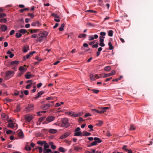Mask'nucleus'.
<instances>
[{
	"instance_id": "obj_1",
	"label": "nucleus",
	"mask_w": 153,
	"mask_h": 153,
	"mask_svg": "<svg viewBox=\"0 0 153 153\" xmlns=\"http://www.w3.org/2000/svg\"><path fill=\"white\" fill-rule=\"evenodd\" d=\"M62 124L61 126L62 127H68L70 126V124L68 122V120L67 118H63L61 120Z\"/></svg>"
},
{
	"instance_id": "obj_2",
	"label": "nucleus",
	"mask_w": 153,
	"mask_h": 153,
	"mask_svg": "<svg viewBox=\"0 0 153 153\" xmlns=\"http://www.w3.org/2000/svg\"><path fill=\"white\" fill-rule=\"evenodd\" d=\"M55 119V117L53 116H48L46 118L45 121L43 122V124H48L50 122L53 121Z\"/></svg>"
},
{
	"instance_id": "obj_3",
	"label": "nucleus",
	"mask_w": 153,
	"mask_h": 153,
	"mask_svg": "<svg viewBox=\"0 0 153 153\" xmlns=\"http://www.w3.org/2000/svg\"><path fill=\"white\" fill-rule=\"evenodd\" d=\"M94 141L91 143V146H96L98 143H100L102 142V140L98 137H95L94 138Z\"/></svg>"
},
{
	"instance_id": "obj_4",
	"label": "nucleus",
	"mask_w": 153,
	"mask_h": 153,
	"mask_svg": "<svg viewBox=\"0 0 153 153\" xmlns=\"http://www.w3.org/2000/svg\"><path fill=\"white\" fill-rule=\"evenodd\" d=\"M38 36L39 37H37V39L36 40V42H41L45 38L42 35H41V33H39L38 34Z\"/></svg>"
},
{
	"instance_id": "obj_5",
	"label": "nucleus",
	"mask_w": 153,
	"mask_h": 153,
	"mask_svg": "<svg viewBox=\"0 0 153 153\" xmlns=\"http://www.w3.org/2000/svg\"><path fill=\"white\" fill-rule=\"evenodd\" d=\"M15 74L14 71H9L6 72L5 74L7 76H9L10 78L13 77Z\"/></svg>"
},
{
	"instance_id": "obj_6",
	"label": "nucleus",
	"mask_w": 153,
	"mask_h": 153,
	"mask_svg": "<svg viewBox=\"0 0 153 153\" xmlns=\"http://www.w3.org/2000/svg\"><path fill=\"white\" fill-rule=\"evenodd\" d=\"M105 38L104 37L102 36H100L99 37L100 39V44L99 45L100 46L102 47H103L105 46V44L104 43V39Z\"/></svg>"
},
{
	"instance_id": "obj_7",
	"label": "nucleus",
	"mask_w": 153,
	"mask_h": 153,
	"mask_svg": "<svg viewBox=\"0 0 153 153\" xmlns=\"http://www.w3.org/2000/svg\"><path fill=\"white\" fill-rule=\"evenodd\" d=\"M34 106V105L33 104H29L28 106L25 108L26 110L27 111H31L33 109Z\"/></svg>"
},
{
	"instance_id": "obj_8",
	"label": "nucleus",
	"mask_w": 153,
	"mask_h": 153,
	"mask_svg": "<svg viewBox=\"0 0 153 153\" xmlns=\"http://www.w3.org/2000/svg\"><path fill=\"white\" fill-rule=\"evenodd\" d=\"M17 126L18 125L17 124H16L15 125L13 123H10L7 124L8 127H10L14 130H16L17 128Z\"/></svg>"
},
{
	"instance_id": "obj_9",
	"label": "nucleus",
	"mask_w": 153,
	"mask_h": 153,
	"mask_svg": "<svg viewBox=\"0 0 153 153\" xmlns=\"http://www.w3.org/2000/svg\"><path fill=\"white\" fill-rule=\"evenodd\" d=\"M25 118L26 121L29 122L33 119V117L28 114L25 116Z\"/></svg>"
},
{
	"instance_id": "obj_10",
	"label": "nucleus",
	"mask_w": 153,
	"mask_h": 153,
	"mask_svg": "<svg viewBox=\"0 0 153 153\" xmlns=\"http://www.w3.org/2000/svg\"><path fill=\"white\" fill-rule=\"evenodd\" d=\"M70 134L69 132H66L62 134L60 137L61 139H64L68 136Z\"/></svg>"
},
{
	"instance_id": "obj_11",
	"label": "nucleus",
	"mask_w": 153,
	"mask_h": 153,
	"mask_svg": "<svg viewBox=\"0 0 153 153\" xmlns=\"http://www.w3.org/2000/svg\"><path fill=\"white\" fill-rule=\"evenodd\" d=\"M21 109L20 106V105L18 104L16 107V109L14 110V112L15 113H17L20 111Z\"/></svg>"
},
{
	"instance_id": "obj_12",
	"label": "nucleus",
	"mask_w": 153,
	"mask_h": 153,
	"mask_svg": "<svg viewBox=\"0 0 153 153\" xmlns=\"http://www.w3.org/2000/svg\"><path fill=\"white\" fill-rule=\"evenodd\" d=\"M108 107H102L100 108V114L104 113L106 111V110L108 109Z\"/></svg>"
},
{
	"instance_id": "obj_13",
	"label": "nucleus",
	"mask_w": 153,
	"mask_h": 153,
	"mask_svg": "<svg viewBox=\"0 0 153 153\" xmlns=\"http://www.w3.org/2000/svg\"><path fill=\"white\" fill-rule=\"evenodd\" d=\"M29 46L28 45H26L23 47L22 51L24 53H26L29 50Z\"/></svg>"
},
{
	"instance_id": "obj_14",
	"label": "nucleus",
	"mask_w": 153,
	"mask_h": 153,
	"mask_svg": "<svg viewBox=\"0 0 153 153\" xmlns=\"http://www.w3.org/2000/svg\"><path fill=\"white\" fill-rule=\"evenodd\" d=\"M31 25L33 26H38L41 25V24L38 21H36L35 22H33L31 24Z\"/></svg>"
},
{
	"instance_id": "obj_15",
	"label": "nucleus",
	"mask_w": 153,
	"mask_h": 153,
	"mask_svg": "<svg viewBox=\"0 0 153 153\" xmlns=\"http://www.w3.org/2000/svg\"><path fill=\"white\" fill-rule=\"evenodd\" d=\"M1 30L4 32H5L7 29V26L5 25H2L1 27Z\"/></svg>"
},
{
	"instance_id": "obj_16",
	"label": "nucleus",
	"mask_w": 153,
	"mask_h": 153,
	"mask_svg": "<svg viewBox=\"0 0 153 153\" xmlns=\"http://www.w3.org/2000/svg\"><path fill=\"white\" fill-rule=\"evenodd\" d=\"M91 134L90 133L88 132L85 131L82 132V136H88Z\"/></svg>"
},
{
	"instance_id": "obj_17",
	"label": "nucleus",
	"mask_w": 153,
	"mask_h": 153,
	"mask_svg": "<svg viewBox=\"0 0 153 153\" xmlns=\"http://www.w3.org/2000/svg\"><path fill=\"white\" fill-rule=\"evenodd\" d=\"M29 72H28L26 74H25V77L27 79H29L31 78L32 75L30 74H29Z\"/></svg>"
},
{
	"instance_id": "obj_18",
	"label": "nucleus",
	"mask_w": 153,
	"mask_h": 153,
	"mask_svg": "<svg viewBox=\"0 0 153 153\" xmlns=\"http://www.w3.org/2000/svg\"><path fill=\"white\" fill-rule=\"evenodd\" d=\"M19 70L21 72H23V73H24L26 71V68L24 66H20L19 67Z\"/></svg>"
},
{
	"instance_id": "obj_19",
	"label": "nucleus",
	"mask_w": 153,
	"mask_h": 153,
	"mask_svg": "<svg viewBox=\"0 0 153 153\" xmlns=\"http://www.w3.org/2000/svg\"><path fill=\"white\" fill-rule=\"evenodd\" d=\"M19 63V61L16 60L12 61L11 62L10 65H18Z\"/></svg>"
},
{
	"instance_id": "obj_20",
	"label": "nucleus",
	"mask_w": 153,
	"mask_h": 153,
	"mask_svg": "<svg viewBox=\"0 0 153 153\" xmlns=\"http://www.w3.org/2000/svg\"><path fill=\"white\" fill-rule=\"evenodd\" d=\"M108 44L109 46V50H111L114 49V47L112 46L111 42L110 40L109 41Z\"/></svg>"
},
{
	"instance_id": "obj_21",
	"label": "nucleus",
	"mask_w": 153,
	"mask_h": 153,
	"mask_svg": "<svg viewBox=\"0 0 153 153\" xmlns=\"http://www.w3.org/2000/svg\"><path fill=\"white\" fill-rule=\"evenodd\" d=\"M44 149L48 148L49 147V146L48 145L45 141H44Z\"/></svg>"
},
{
	"instance_id": "obj_22",
	"label": "nucleus",
	"mask_w": 153,
	"mask_h": 153,
	"mask_svg": "<svg viewBox=\"0 0 153 153\" xmlns=\"http://www.w3.org/2000/svg\"><path fill=\"white\" fill-rule=\"evenodd\" d=\"M18 136L20 138H23L24 137V134L22 131L20 129V131L18 133Z\"/></svg>"
},
{
	"instance_id": "obj_23",
	"label": "nucleus",
	"mask_w": 153,
	"mask_h": 153,
	"mask_svg": "<svg viewBox=\"0 0 153 153\" xmlns=\"http://www.w3.org/2000/svg\"><path fill=\"white\" fill-rule=\"evenodd\" d=\"M82 132L81 131L75 132L74 133V135L76 136H79L81 135Z\"/></svg>"
},
{
	"instance_id": "obj_24",
	"label": "nucleus",
	"mask_w": 153,
	"mask_h": 153,
	"mask_svg": "<svg viewBox=\"0 0 153 153\" xmlns=\"http://www.w3.org/2000/svg\"><path fill=\"white\" fill-rule=\"evenodd\" d=\"M31 33H34L37 32L39 30V29H29L28 30Z\"/></svg>"
},
{
	"instance_id": "obj_25",
	"label": "nucleus",
	"mask_w": 153,
	"mask_h": 153,
	"mask_svg": "<svg viewBox=\"0 0 153 153\" xmlns=\"http://www.w3.org/2000/svg\"><path fill=\"white\" fill-rule=\"evenodd\" d=\"M86 35L85 34H81L78 36V37L80 38H85Z\"/></svg>"
},
{
	"instance_id": "obj_26",
	"label": "nucleus",
	"mask_w": 153,
	"mask_h": 153,
	"mask_svg": "<svg viewBox=\"0 0 153 153\" xmlns=\"http://www.w3.org/2000/svg\"><path fill=\"white\" fill-rule=\"evenodd\" d=\"M57 130L53 129H50L49 130V132L52 134H55L57 132Z\"/></svg>"
},
{
	"instance_id": "obj_27",
	"label": "nucleus",
	"mask_w": 153,
	"mask_h": 153,
	"mask_svg": "<svg viewBox=\"0 0 153 153\" xmlns=\"http://www.w3.org/2000/svg\"><path fill=\"white\" fill-rule=\"evenodd\" d=\"M18 32L23 34L27 32V30L25 29H20L18 31Z\"/></svg>"
},
{
	"instance_id": "obj_28",
	"label": "nucleus",
	"mask_w": 153,
	"mask_h": 153,
	"mask_svg": "<svg viewBox=\"0 0 153 153\" xmlns=\"http://www.w3.org/2000/svg\"><path fill=\"white\" fill-rule=\"evenodd\" d=\"M49 152H51V149H43V153H47Z\"/></svg>"
},
{
	"instance_id": "obj_29",
	"label": "nucleus",
	"mask_w": 153,
	"mask_h": 153,
	"mask_svg": "<svg viewBox=\"0 0 153 153\" xmlns=\"http://www.w3.org/2000/svg\"><path fill=\"white\" fill-rule=\"evenodd\" d=\"M1 117L2 119L5 120L8 118V116L5 113H3L1 114Z\"/></svg>"
},
{
	"instance_id": "obj_30",
	"label": "nucleus",
	"mask_w": 153,
	"mask_h": 153,
	"mask_svg": "<svg viewBox=\"0 0 153 153\" xmlns=\"http://www.w3.org/2000/svg\"><path fill=\"white\" fill-rule=\"evenodd\" d=\"M48 34V32L46 31H44L41 34V35H42L44 36L45 38H46Z\"/></svg>"
},
{
	"instance_id": "obj_31",
	"label": "nucleus",
	"mask_w": 153,
	"mask_h": 153,
	"mask_svg": "<svg viewBox=\"0 0 153 153\" xmlns=\"http://www.w3.org/2000/svg\"><path fill=\"white\" fill-rule=\"evenodd\" d=\"M50 107L49 105L48 104H46L44 105L43 107V108L44 109H48Z\"/></svg>"
},
{
	"instance_id": "obj_32",
	"label": "nucleus",
	"mask_w": 153,
	"mask_h": 153,
	"mask_svg": "<svg viewBox=\"0 0 153 153\" xmlns=\"http://www.w3.org/2000/svg\"><path fill=\"white\" fill-rule=\"evenodd\" d=\"M65 26V24L63 23L62 24L60 27L59 28V30L60 31H62L63 30V28Z\"/></svg>"
},
{
	"instance_id": "obj_33",
	"label": "nucleus",
	"mask_w": 153,
	"mask_h": 153,
	"mask_svg": "<svg viewBox=\"0 0 153 153\" xmlns=\"http://www.w3.org/2000/svg\"><path fill=\"white\" fill-rule=\"evenodd\" d=\"M111 67L109 66H106L104 68V70L105 71H108L111 70Z\"/></svg>"
},
{
	"instance_id": "obj_34",
	"label": "nucleus",
	"mask_w": 153,
	"mask_h": 153,
	"mask_svg": "<svg viewBox=\"0 0 153 153\" xmlns=\"http://www.w3.org/2000/svg\"><path fill=\"white\" fill-rule=\"evenodd\" d=\"M91 110L94 113L96 112L100 114V111L98 109H91Z\"/></svg>"
},
{
	"instance_id": "obj_35",
	"label": "nucleus",
	"mask_w": 153,
	"mask_h": 153,
	"mask_svg": "<svg viewBox=\"0 0 153 153\" xmlns=\"http://www.w3.org/2000/svg\"><path fill=\"white\" fill-rule=\"evenodd\" d=\"M90 77L91 79L93 81H94L95 80V77L93 74H90Z\"/></svg>"
},
{
	"instance_id": "obj_36",
	"label": "nucleus",
	"mask_w": 153,
	"mask_h": 153,
	"mask_svg": "<svg viewBox=\"0 0 153 153\" xmlns=\"http://www.w3.org/2000/svg\"><path fill=\"white\" fill-rule=\"evenodd\" d=\"M69 114L70 115L74 116V117H76V113H75L74 112H68Z\"/></svg>"
},
{
	"instance_id": "obj_37",
	"label": "nucleus",
	"mask_w": 153,
	"mask_h": 153,
	"mask_svg": "<svg viewBox=\"0 0 153 153\" xmlns=\"http://www.w3.org/2000/svg\"><path fill=\"white\" fill-rule=\"evenodd\" d=\"M82 148L80 147L75 146L74 147V150L76 151H78L79 150H81Z\"/></svg>"
},
{
	"instance_id": "obj_38",
	"label": "nucleus",
	"mask_w": 153,
	"mask_h": 153,
	"mask_svg": "<svg viewBox=\"0 0 153 153\" xmlns=\"http://www.w3.org/2000/svg\"><path fill=\"white\" fill-rule=\"evenodd\" d=\"M25 150L27 151H30L31 149V148L28 145H26L25 148Z\"/></svg>"
},
{
	"instance_id": "obj_39",
	"label": "nucleus",
	"mask_w": 153,
	"mask_h": 153,
	"mask_svg": "<svg viewBox=\"0 0 153 153\" xmlns=\"http://www.w3.org/2000/svg\"><path fill=\"white\" fill-rule=\"evenodd\" d=\"M108 35L110 36H112L113 35V31L112 30H109L108 32Z\"/></svg>"
},
{
	"instance_id": "obj_40",
	"label": "nucleus",
	"mask_w": 153,
	"mask_h": 153,
	"mask_svg": "<svg viewBox=\"0 0 153 153\" xmlns=\"http://www.w3.org/2000/svg\"><path fill=\"white\" fill-rule=\"evenodd\" d=\"M59 150L60 152H65V149L62 147H60L59 148Z\"/></svg>"
},
{
	"instance_id": "obj_41",
	"label": "nucleus",
	"mask_w": 153,
	"mask_h": 153,
	"mask_svg": "<svg viewBox=\"0 0 153 153\" xmlns=\"http://www.w3.org/2000/svg\"><path fill=\"white\" fill-rule=\"evenodd\" d=\"M22 35L20 33H16V37L17 38H19L21 37Z\"/></svg>"
},
{
	"instance_id": "obj_42",
	"label": "nucleus",
	"mask_w": 153,
	"mask_h": 153,
	"mask_svg": "<svg viewBox=\"0 0 153 153\" xmlns=\"http://www.w3.org/2000/svg\"><path fill=\"white\" fill-rule=\"evenodd\" d=\"M46 118L45 116H44L40 118L39 119V122H42Z\"/></svg>"
},
{
	"instance_id": "obj_43",
	"label": "nucleus",
	"mask_w": 153,
	"mask_h": 153,
	"mask_svg": "<svg viewBox=\"0 0 153 153\" xmlns=\"http://www.w3.org/2000/svg\"><path fill=\"white\" fill-rule=\"evenodd\" d=\"M122 149L123 150H124L126 151H128V150L129 149H127V146L126 145H124L123 146Z\"/></svg>"
},
{
	"instance_id": "obj_44",
	"label": "nucleus",
	"mask_w": 153,
	"mask_h": 153,
	"mask_svg": "<svg viewBox=\"0 0 153 153\" xmlns=\"http://www.w3.org/2000/svg\"><path fill=\"white\" fill-rule=\"evenodd\" d=\"M103 122L101 120H99L98 123L96 124V125L99 126H101Z\"/></svg>"
},
{
	"instance_id": "obj_45",
	"label": "nucleus",
	"mask_w": 153,
	"mask_h": 153,
	"mask_svg": "<svg viewBox=\"0 0 153 153\" xmlns=\"http://www.w3.org/2000/svg\"><path fill=\"white\" fill-rule=\"evenodd\" d=\"M51 15L56 18H59V16L54 13H52Z\"/></svg>"
},
{
	"instance_id": "obj_46",
	"label": "nucleus",
	"mask_w": 153,
	"mask_h": 153,
	"mask_svg": "<svg viewBox=\"0 0 153 153\" xmlns=\"http://www.w3.org/2000/svg\"><path fill=\"white\" fill-rule=\"evenodd\" d=\"M44 141H38L37 142V143L38 144H40L41 146H42L44 144Z\"/></svg>"
},
{
	"instance_id": "obj_47",
	"label": "nucleus",
	"mask_w": 153,
	"mask_h": 153,
	"mask_svg": "<svg viewBox=\"0 0 153 153\" xmlns=\"http://www.w3.org/2000/svg\"><path fill=\"white\" fill-rule=\"evenodd\" d=\"M27 16H29L32 19H33L34 17V15L33 13H27Z\"/></svg>"
},
{
	"instance_id": "obj_48",
	"label": "nucleus",
	"mask_w": 153,
	"mask_h": 153,
	"mask_svg": "<svg viewBox=\"0 0 153 153\" xmlns=\"http://www.w3.org/2000/svg\"><path fill=\"white\" fill-rule=\"evenodd\" d=\"M111 76V74H110V73L108 74H104L103 77H104V78L107 77H109L110 76Z\"/></svg>"
},
{
	"instance_id": "obj_49",
	"label": "nucleus",
	"mask_w": 153,
	"mask_h": 153,
	"mask_svg": "<svg viewBox=\"0 0 153 153\" xmlns=\"http://www.w3.org/2000/svg\"><path fill=\"white\" fill-rule=\"evenodd\" d=\"M98 47V43L97 42L96 44L92 46L93 48H97Z\"/></svg>"
},
{
	"instance_id": "obj_50",
	"label": "nucleus",
	"mask_w": 153,
	"mask_h": 153,
	"mask_svg": "<svg viewBox=\"0 0 153 153\" xmlns=\"http://www.w3.org/2000/svg\"><path fill=\"white\" fill-rule=\"evenodd\" d=\"M6 16L5 13H0V18L4 17Z\"/></svg>"
},
{
	"instance_id": "obj_51",
	"label": "nucleus",
	"mask_w": 153,
	"mask_h": 153,
	"mask_svg": "<svg viewBox=\"0 0 153 153\" xmlns=\"http://www.w3.org/2000/svg\"><path fill=\"white\" fill-rule=\"evenodd\" d=\"M7 21V20L6 18H4L0 19V22H3L4 23L6 22Z\"/></svg>"
},
{
	"instance_id": "obj_52",
	"label": "nucleus",
	"mask_w": 153,
	"mask_h": 153,
	"mask_svg": "<svg viewBox=\"0 0 153 153\" xmlns=\"http://www.w3.org/2000/svg\"><path fill=\"white\" fill-rule=\"evenodd\" d=\"M91 91L96 94H97L99 92V90L97 89H92L91 90Z\"/></svg>"
},
{
	"instance_id": "obj_53",
	"label": "nucleus",
	"mask_w": 153,
	"mask_h": 153,
	"mask_svg": "<svg viewBox=\"0 0 153 153\" xmlns=\"http://www.w3.org/2000/svg\"><path fill=\"white\" fill-rule=\"evenodd\" d=\"M54 101L49 102L48 103V104L49 105L50 107L52 106L53 105Z\"/></svg>"
},
{
	"instance_id": "obj_54",
	"label": "nucleus",
	"mask_w": 153,
	"mask_h": 153,
	"mask_svg": "<svg viewBox=\"0 0 153 153\" xmlns=\"http://www.w3.org/2000/svg\"><path fill=\"white\" fill-rule=\"evenodd\" d=\"M135 129V127L132 125H131L130 128V130H134Z\"/></svg>"
},
{
	"instance_id": "obj_55",
	"label": "nucleus",
	"mask_w": 153,
	"mask_h": 153,
	"mask_svg": "<svg viewBox=\"0 0 153 153\" xmlns=\"http://www.w3.org/2000/svg\"><path fill=\"white\" fill-rule=\"evenodd\" d=\"M94 39V37L93 36H90L88 37V39L89 40H92Z\"/></svg>"
},
{
	"instance_id": "obj_56",
	"label": "nucleus",
	"mask_w": 153,
	"mask_h": 153,
	"mask_svg": "<svg viewBox=\"0 0 153 153\" xmlns=\"http://www.w3.org/2000/svg\"><path fill=\"white\" fill-rule=\"evenodd\" d=\"M82 112H80L79 113H76V117H79L80 116H81L82 115Z\"/></svg>"
},
{
	"instance_id": "obj_57",
	"label": "nucleus",
	"mask_w": 153,
	"mask_h": 153,
	"mask_svg": "<svg viewBox=\"0 0 153 153\" xmlns=\"http://www.w3.org/2000/svg\"><path fill=\"white\" fill-rule=\"evenodd\" d=\"M37 36V34H33L31 36V37L32 38H36Z\"/></svg>"
},
{
	"instance_id": "obj_58",
	"label": "nucleus",
	"mask_w": 153,
	"mask_h": 153,
	"mask_svg": "<svg viewBox=\"0 0 153 153\" xmlns=\"http://www.w3.org/2000/svg\"><path fill=\"white\" fill-rule=\"evenodd\" d=\"M84 121V120L82 117H79L78 120V122L80 123L82 121Z\"/></svg>"
},
{
	"instance_id": "obj_59",
	"label": "nucleus",
	"mask_w": 153,
	"mask_h": 153,
	"mask_svg": "<svg viewBox=\"0 0 153 153\" xmlns=\"http://www.w3.org/2000/svg\"><path fill=\"white\" fill-rule=\"evenodd\" d=\"M100 34L101 35L100 36H104L106 35V33L105 32H102L100 33Z\"/></svg>"
},
{
	"instance_id": "obj_60",
	"label": "nucleus",
	"mask_w": 153,
	"mask_h": 153,
	"mask_svg": "<svg viewBox=\"0 0 153 153\" xmlns=\"http://www.w3.org/2000/svg\"><path fill=\"white\" fill-rule=\"evenodd\" d=\"M44 92L43 91H41L38 93V94H39L40 97H41V95L44 93Z\"/></svg>"
},
{
	"instance_id": "obj_61",
	"label": "nucleus",
	"mask_w": 153,
	"mask_h": 153,
	"mask_svg": "<svg viewBox=\"0 0 153 153\" xmlns=\"http://www.w3.org/2000/svg\"><path fill=\"white\" fill-rule=\"evenodd\" d=\"M44 92L43 91H41L38 93V94H39L40 97H41V95L44 93Z\"/></svg>"
},
{
	"instance_id": "obj_62",
	"label": "nucleus",
	"mask_w": 153,
	"mask_h": 153,
	"mask_svg": "<svg viewBox=\"0 0 153 153\" xmlns=\"http://www.w3.org/2000/svg\"><path fill=\"white\" fill-rule=\"evenodd\" d=\"M44 92L43 91H41L38 93V94H39L40 97H41V95L44 93Z\"/></svg>"
},
{
	"instance_id": "obj_63",
	"label": "nucleus",
	"mask_w": 153,
	"mask_h": 153,
	"mask_svg": "<svg viewBox=\"0 0 153 153\" xmlns=\"http://www.w3.org/2000/svg\"><path fill=\"white\" fill-rule=\"evenodd\" d=\"M38 149H39V152L41 153L43 151V149L42 147H38Z\"/></svg>"
},
{
	"instance_id": "obj_64",
	"label": "nucleus",
	"mask_w": 153,
	"mask_h": 153,
	"mask_svg": "<svg viewBox=\"0 0 153 153\" xmlns=\"http://www.w3.org/2000/svg\"><path fill=\"white\" fill-rule=\"evenodd\" d=\"M30 56V54H27L26 57L25 56H24V60H25V58H26L27 59H28L29 58V57Z\"/></svg>"
}]
</instances>
